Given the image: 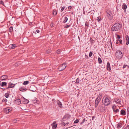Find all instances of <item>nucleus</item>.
Instances as JSON below:
<instances>
[{"mask_svg": "<svg viewBox=\"0 0 129 129\" xmlns=\"http://www.w3.org/2000/svg\"><path fill=\"white\" fill-rule=\"evenodd\" d=\"M122 27V25L118 23L114 24L112 26L111 30L112 31H116L120 29Z\"/></svg>", "mask_w": 129, "mask_h": 129, "instance_id": "1", "label": "nucleus"}, {"mask_svg": "<svg viewBox=\"0 0 129 129\" xmlns=\"http://www.w3.org/2000/svg\"><path fill=\"white\" fill-rule=\"evenodd\" d=\"M102 102L105 105L107 106L110 104L111 101L108 98L104 96L103 98Z\"/></svg>", "mask_w": 129, "mask_h": 129, "instance_id": "2", "label": "nucleus"}, {"mask_svg": "<svg viewBox=\"0 0 129 129\" xmlns=\"http://www.w3.org/2000/svg\"><path fill=\"white\" fill-rule=\"evenodd\" d=\"M115 56L117 58L119 59H120L122 57V53L120 51L117 50Z\"/></svg>", "mask_w": 129, "mask_h": 129, "instance_id": "3", "label": "nucleus"}, {"mask_svg": "<svg viewBox=\"0 0 129 129\" xmlns=\"http://www.w3.org/2000/svg\"><path fill=\"white\" fill-rule=\"evenodd\" d=\"M101 95H99L98 96L96 99L95 101V106L96 108L98 106V104L101 100Z\"/></svg>", "mask_w": 129, "mask_h": 129, "instance_id": "4", "label": "nucleus"}, {"mask_svg": "<svg viewBox=\"0 0 129 129\" xmlns=\"http://www.w3.org/2000/svg\"><path fill=\"white\" fill-rule=\"evenodd\" d=\"M67 66L65 63H64L62 65L60 66L58 68V70L59 71H61L64 70Z\"/></svg>", "mask_w": 129, "mask_h": 129, "instance_id": "5", "label": "nucleus"}, {"mask_svg": "<svg viewBox=\"0 0 129 129\" xmlns=\"http://www.w3.org/2000/svg\"><path fill=\"white\" fill-rule=\"evenodd\" d=\"M12 110V109L10 107H7L4 109L3 111L5 113L7 114Z\"/></svg>", "mask_w": 129, "mask_h": 129, "instance_id": "6", "label": "nucleus"}, {"mask_svg": "<svg viewBox=\"0 0 129 129\" xmlns=\"http://www.w3.org/2000/svg\"><path fill=\"white\" fill-rule=\"evenodd\" d=\"M8 77L7 75H4L1 76L0 77V79L2 81L8 79Z\"/></svg>", "mask_w": 129, "mask_h": 129, "instance_id": "7", "label": "nucleus"}, {"mask_svg": "<svg viewBox=\"0 0 129 129\" xmlns=\"http://www.w3.org/2000/svg\"><path fill=\"white\" fill-rule=\"evenodd\" d=\"M57 104L59 107L60 108H62V104L60 101L58 100L57 101Z\"/></svg>", "mask_w": 129, "mask_h": 129, "instance_id": "8", "label": "nucleus"}, {"mask_svg": "<svg viewBox=\"0 0 129 129\" xmlns=\"http://www.w3.org/2000/svg\"><path fill=\"white\" fill-rule=\"evenodd\" d=\"M106 16L108 17V18L110 20H111L112 19V17L111 15L110 14V13H109L107 12H106Z\"/></svg>", "mask_w": 129, "mask_h": 129, "instance_id": "9", "label": "nucleus"}, {"mask_svg": "<svg viewBox=\"0 0 129 129\" xmlns=\"http://www.w3.org/2000/svg\"><path fill=\"white\" fill-rule=\"evenodd\" d=\"M52 128L54 129H55L57 126V125L55 121H54L51 124Z\"/></svg>", "mask_w": 129, "mask_h": 129, "instance_id": "10", "label": "nucleus"}, {"mask_svg": "<svg viewBox=\"0 0 129 129\" xmlns=\"http://www.w3.org/2000/svg\"><path fill=\"white\" fill-rule=\"evenodd\" d=\"M107 70L110 71L111 70V69L110 66V64L109 62H108L107 63Z\"/></svg>", "mask_w": 129, "mask_h": 129, "instance_id": "11", "label": "nucleus"}, {"mask_svg": "<svg viewBox=\"0 0 129 129\" xmlns=\"http://www.w3.org/2000/svg\"><path fill=\"white\" fill-rule=\"evenodd\" d=\"M19 89L20 91L24 92L26 91L27 89L25 87H21L19 88Z\"/></svg>", "mask_w": 129, "mask_h": 129, "instance_id": "12", "label": "nucleus"}, {"mask_svg": "<svg viewBox=\"0 0 129 129\" xmlns=\"http://www.w3.org/2000/svg\"><path fill=\"white\" fill-rule=\"evenodd\" d=\"M15 86V84L11 83H9V85L8 87L7 88V89L9 88H11L14 87Z\"/></svg>", "mask_w": 129, "mask_h": 129, "instance_id": "13", "label": "nucleus"}, {"mask_svg": "<svg viewBox=\"0 0 129 129\" xmlns=\"http://www.w3.org/2000/svg\"><path fill=\"white\" fill-rule=\"evenodd\" d=\"M117 128L118 129H119L121 128L122 126V124L120 123L119 122L116 124Z\"/></svg>", "mask_w": 129, "mask_h": 129, "instance_id": "14", "label": "nucleus"}, {"mask_svg": "<svg viewBox=\"0 0 129 129\" xmlns=\"http://www.w3.org/2000/svg\"><path fill=\"white\" fill-rule=\"evenodd\" d=\"M115 102L117 104H120L121 100L119 99H116L115 100Z\"/></svg>", "mask_w": 129, "mask_h": 129, "instance_id": "15", "label": "nucleus"}, {"mask_svg": "<svg viewBox=\"0 0 129 129\" xmlns=\"http://www.w3.org/2000/svg\"><path fill=\"white\" fill-rule=\"evenodd\" d=\"M122 8L124 11H126V9L127 8V6L125 3H124L122 6Z\"/></svg>", "mask_w": 129, "mask_h": 129, "instance_id": "16", "label": "nucleus"}, {"mask_svg": "<svg viewBox=\"0 0 129 129\" xmlns=\"http://www.w3.org/2000/svg\"><path fill=\"white\" fill-rule=\"evenodd\" d=\"M16 47V45L15 44H11L9 45V47H11L12 49H14Z\"/></svg>", "mask_w": 129, "mask_h": 129, "instance_id": "17", "label": "nucleus"}, {"mask_svg": "<svg viewBox=\"0 0 129 129\" xmlns=\"http://www.w3.org/2000/svg\"><path fill=\"white\" fill-rule=\"evenodd\" d=\"M16 103L18 105H19L21 104V100L19 99H17L16 101Z\"/></svg>", "mask_w": 129, "mask_h": 129, "instance_id": "18", "label": "nucleus"}, {"mask_svg": "<svg viewBox=\"0 0 129 129\" xmlns=\"http://www.w3.org/2000/svg\"><path fill=\"white\" fill-rule=\"evenodd\" d=\"M120 114L122 115H125L126 114L125 111L124 110H121L120 111Z\"/></svg>", "mask_w": 129, "mask_h": 129, "instance_id": "19", "label": "nucleus"}, {"mask_svg": "<svg viewBox=\"0 0 129 129\" xmlns=\"http://www.w3.org/2000/svg\"><path fill=\"white\" fill-rule=\"evenodd\" d=\"M70 116L68 114H66L63 117V119H65L66 118H68L70 117Z\"/></svg>", "mask_w": 129, "mask_h": 129, "instance_id": "20", "label": "nucleus"}, {"mask_svg": "<svg viewBox=\"0 0 129 129\" xmlns=\"http://www.w3.org/2000/svg\"><path fill=\"white\" fill-rule=\"evenodd\" d=\"M21 106L20 108L22 110H26V107L25 105H24L20 106Z\"/></svg>", "mask_w": 129, "mask_h": 129, "instance_id": "21", "label": "nucleus"}, {"mask_svg": "<svg viewBox=\"0 0 129 129\" xmlns=\"http://www.w3.org/2000/svg\"><path fill=\"white\" fill-rule=\"evenodd\" d=\"M9 31L10 33L12 32L13 31V27L12 26H11L10 27L9 29Z\"/></svg>", "mask_w": 129, "mask_h": 129, "instance_id": "22", "label": "nucleus"}, {"mask_svg": "<svg viewBox=\"0 0 129 129\" xmlns=\"http://www.w3.org/2000/svg\"><path fill=\"white\" fill-rule=\"evenodd\" d=\"M53 15H54V16L56 15L57 14V11L55 10H54L53 11Z\"/></svg>", "mask_w": 129, "mask_h": 129, "instance_id": "23", "label": "nucleus"}, {"mask_svg": "<svg viewBox=\"0 0 129 129\" xmlns=\"http://www.w3.org/2000/svg\"><path fill=\"white\" fill-rule=\"evenodd\" d=\"M68 20V18L66 17H65L64 18V20L63 21V22L64 23H65L66 22H67Z\"/></svg>", "mask_w": 129, "mask_h": 129, "instance_id": "24", "label": "nucleus"}, {"mask_svg": "<svg viewBox=\"0 0 129 129\" xmlns=\"http://www.w3.org/2000/svg\"><path fill=\"white\" fill-rule=\"evenodd\" d=\"M7 83L6 82H3L2 83L1 86H6L7 85Z\"/></svg>", "mask_w": 129, "mask_h": 129, "instance_id": "25", "label": "nucleus"}, {"mask_svg": "<svg viewBox=\"0 0 129 129\" xmlns=\"http://www.w3.org/2000/svg\"><path fill=\"white\" fill-rule=\"evenodd\" d=\"M98 61L99 63V64H101L102 62V61L100 57H99L98 58Z\"/></svg>", "mask_w": 129, "mask_h": 129, "instance_id": "26", "label": "nucleus"}, {"mask_svg": "<svg viewBox=\"0 0 129 129\" xmlns=\"http://www.w3.org/2000/svg\"><path fill=\"white\" fill-rule=\"evenodd\" d=\"M23 99L25 101L24 103L27 104L29 102V101L28 100L24 98Z\"/></svg>", "mask_w": 129, "mask_h": 129, "instance_id": "27", "label": "nucleus"}, {"mask_svg": "<svg viewBox=\"0 0 129 129\" xmlns=\"http://www.w3.org/2000/svg\"><path fill=\"white\" fill-rule=\"evenodd\" d=\"M29 83L28 81H26L24 82L23 84L24 85H26L27 84Z\"/></svg>", "mask_w": 129, "mask_h": 129, "instance_id": "28", "label": "nucleus"}, {"mask_svg": "<svg viewBox=\"0 0 129 129\" xmlns=\"http://www.w3.org/2000/svg\"><path fill=\"white\" fill-rule=\"evenodd\" d=\"M116 106L115 105H113L112 106V109L114 111V110H115V109H116Z\"/></svg>", "mask_w": 129, "mask_h": 129, "instance_id": "29", "label": "nucleus"}, {"mask_svg": "<svg viewBox=\"0 0 129 129\" xmlns=\"http://www.w3.org/2000/svg\"><path fill=\"white\" fill-rule=\"evenodd\" d=\"M79 78H78L76 80V83L78 84L79 83Z\"/></svg>", "mask_w": 129, "mask_h": 129, "instance_id": "30", "label": "nucleus"}, {"mask_svg": "<svg viewBox=\"0 0 129 129\" xmlns=\"http://www.w3.org/2000/svg\"><path fill=\"white\" fill-rule=\"evenodd\" d=\"M93 54V53L92 51H90L89 54V56L90 57H91Z\"/></svg>", "mask_w": 129, "mask_h": 129, "instance_id": "31", "label": "nucleus"}, {"mask_svg": "<svg viewBox=\"0 0 129 129\" xmlns=\"http://www.w3.org/2000/svg\"><path fill=\"white\" fill-rule=\"evenodd\" d=\"M9 94L8 93H6L5 94V96L7 98H8L9 97Z\"/></svg>", "mask_w": 129, "mask_h": 129, "instance_id": "32", "label": "nucleus"}, {"mask_svg": "<svg viewBox=\"0 0 129 129\" xmlns=\"http://www.w3.org/2000/svg\"><path fill=\"white\" fill-rule=\"evenodd\" d=\"M46 53H47V54H48V53H50V50H49V49L47 50L46 51Z\"/></svg>", "mask_w": 129, "mask_h": 129, "instance_id": "33", "label": "nucleus"}, {"mask_svg": "<svg viewBox=\"0 0 129 129\" xmlns=\"http://www.w3.org/2000/svg\"><path fill=\"white\" fill-rule=\"evenodd\" d=\"M61 51L59 50H57L56 51V53L58 54H59L60 53Z\"/></svg>", "mask_w": 129, "mask_h": 129, "instance_id": "34", "label": "nucleus"}, {"mask_svg": "<svg viewBox=\"0 0 129 129\" xmlns=\"http://www.w3.org/2000/svg\"><path fill=\"white\" fill-rule=\"evenodd\" d=\"M98 21L99 22L101 21V18L100 17H97Z\"/></svg>", "mask_w": 129, "mask_h": 129, "instance_id": "35", "label": "nucleus"}, {"mask_svg": "<svg viewBox=\"0 0 129 129\" xmlns=\"http://www.w3.org/2000/svg\"><path fill=\"white\" fill-rule=\"evenodd\" d=\"M83 14L86 15H87V13L85 11H84V8Z\"/></svg>", "mask_w": 129, "mask_h": 129, "instance_id": "36", "label": "nucleus"}, {"mask_svg": "<svg viewBox=\"0 0 129 129\" xmlns=\"http://www.w3.org/2000/svg\"><path fill=\"white\" fill-rule=\"evenodd\" d=\"M85 119L84 118L82 121V122H81L80 123L81 124H82L85 121Z\"/></svg>", "mask_w": 129, "mask_h": 129, "instance_id": "37", "label": "nucleus"}, {"mask_svg": "<svg viewBox=\"0 0 129 129\" xmlns=\"http://www.w3.org/2000/svg\"><path fill=\"white\" fill-rule=\"evenodd\" d=\"M79 120L78 119H76L74 121V123H78L79 122Z\"/></svg>", "mask_w": 129, "mask_h": 129, "instance_id": "38", "label": "nucleus"}, {"mask_svg": "<svg viewBox=\"0 0 129 129\" xmlns=\"http://www.w3.org/2000/svg\"><path fill=\"white\" fill-rule=\"evenodd\" d=\"M114 112H115L116 113H117L119 112V110L118 109H116L115 110H114Z\"/></svg>", "mask_w": 129, "mask_h": 129, "instance_id": "39", "label": "nucleus"}, {"mask_svg": "<svg viewBox=\"0 0 129 129\" xmlns=\"http://www.w3.org/2000/svg\"><path fill=\"white\" fill-rule=\"evenodd\" d=\"M65 8V6L63 7H62L61 10V12H62L64 9V8Z\"/></svg>", "mask_w": 129, "mask_h": 129, "instance_id": "40", "label": "nucleus"}, {"mask_svg": "<svg viewBox=\"0 0 129 129\" xmlns=\"http://www.w3.org/2000/svg\"><path fill=\"white\" fill-rule=\"evenodd\" d=\"M126 39V41H127V40H129V38L128 36L127 35H126V36L125 37Z\"/></svg>", "mask_w": 129, "mask_h": 129, "instance_id": "41", "label": "nucleus"}, {"mask_svg": "<svg viewBox=\"0 0 129 129\" xmlns=\"http://www.w3.org/2000/svg\"><path fill=\"white\" fill-rule=\"evenodd\" d=\"M7 100L6 99H4L3 100H2V102H7Z\"/></svg>", "mask_w": 129, "mask_h": 129, "instance_id": "42", "label": "nucleus"}, {"mask_svg": "<svg viewBox=\"0 0 129 129\" xmlns=\"http://www.w3.org/2000/svg\"><path fill=\"white\" fill-rule=\"evenodd\" d=\"M66 125V124L64 122H62L61 123V125L62 126H64Z\"/></svg>", "mask_w": 129, "mask_h": 129, "instance_id": "43", "label": "nucleus"}, {"mask_svg": "<svg viewBox=\"0 0 129 129\" xmlns=\"http://www.w3.org/2000/svg\"><path fill=\"white\" fill-rule=\"evenodd\" d=\"M124 129H129V125H128Z\"/></svg>", "mask_w": 129, "mask_h": 129, "instance_id": "44", "label": "nucleus"}, {"mask_svg": "<svg viewBox=\"0 0 129 129\" xmlns=\"http://www.w3.org/2000/svg\"><path fill=\"white\" fill-rule=\"evenodd\" d=\"M87 13V15L91 11H89L88 10H86V11H85Z\"/></svg>", "mask_w": 129, "mask_h": 129, "instance_id": "45", "label": "nucleus"}, {"mask_svg": "<svg viewBox=\"0 0 129 129\" xmlns=\"http://www.w3.org/2000/svg\"><path fill=\"white\" fill-rule=\"evenodd\" d=\"M117 38L118 39H119L120 38V36L119 35H117Z\"/></svg>", "mask_w": 129, "mask_h": 129, "instance_id": "46", "label": "nucleus"}, {"mask_svg": "<svg viewBox=\"0 0 129 129\" xmlns=\"http://www.w3.org/2000/svg\"><path fill=\"white\" fill-rule=\"evenodd\" d=\"M0 4H2L3 5H4V2H3L2 1H0Z\"/></svg>", "mask_w": 129, "mask_h": 129, "instance_id": "47", "label": "nucleus"}, {"mask_svg": "<svg viewBox=\"0 0 129 129\" xmlns=\"http://www.w3.org/2000/svg\"><path fill=\"white\" fill-rule=\"evenodd\" d=\"M18 121V119H15L13 121L14 122H17Z\"/></svg>", "mask_w": 129, "mask_h": 129, "instance_id": "48", "label": "nucleus"}, {"mask_svg": "<svg viewBox=\"0 0 129 129\" xmlns=\"http://www.w3.org/2000/svg\"><path fill=\"white\" fill-rule=\"evenodd\" d=\"M70 25H66L64 27L65 28H68L69 27H70Z\"/></svg>", "mask_w": 129, "mask_h": 129, "instance_id": "49", "label": "nucleus"}, {"mask_svg": "<svg viewBox=\"0 0 129 129\" xmlns=\"http://www.w3.org/2000/svg\"><path fill=\"white\" fill-rule=\"evenodd\" d=\"M119 42L120 44H121L122 43V41L121 40H119Z\"/></svg>", "mask_w": 129, "mask_h": 129, "instance_id": "50", "label": "nucleus"}, {"mask_svg": "<svg viewBox=\"0 0 129 129\" xmlns=\"http://www.w3.org/2000/svg\"><path fill=\"white\" fill-rule=\"evenodd\" d=\"M126 41L127 42L126 44V45H128L129 43V40H127V41Z\"/></svg>", "mask_w": 129, "mask_h": 129, "instance_id": "51", "label": "nucleus"}, {"mask_svg": "<svg viewBox=\"0 0 129 129\" xmlns=\"http://www.w3.org/2000/svg\"><path fill=\"white\" fill-rule=\"evenodd\" d=\"M36 31L37 33H39L40 32V30L38 29H37L36 30Z\"/></svg>", "mask_w": 129, "mask_h": 129, "instance_id": "52", "label": "nucleus"}, {"mask_svg": "<svg viewBox=\"0 0 129 129\" xmlns=\"http://www.w3.org/2000/svg\"><path fill=\"white\" fill-rule=\"evenodd\" d=\"M126 66H127V65H124L123 66V68H126Z\"/></svg>", "mask_w": 129, "mask_h": 129, "instance_id": "53", "label": "nucleus"}, {"mask_svg": "<svg viewBox=\"0 0 129 129\" xmlns=\"http://www.w3.org/2000/svg\"><path fill=\"white\" fill-rule=\"evenodd\" d=\"M71 6H69L68 7V9H70L71 8Z\"/></svg>", "mask_w": 129, "mask_h": 129, "instance_id": "54", "label": "nucleus"}, {"mask_svg": "<svg viewBox=\"0 0 129 129\" xmlns=\"http://www.w3.org/2000/svg\"><path fill=\"white\" fill-rule=\"evenodd\" d=\"M127 111V112L129 113V107L128 108Z\"/></svg>", "mask_w": 129, "mask_h": 129, "instance_id": "55", "label": "nucleus"}, {"mask_svg": "<svg viewBox=\"0 0 129 129\" xmlns=\"http://www.w3.org/2000/svg\"><path fill=\"white\" fill-rule=\"evenodd\" d=\"M85 26H88V25L86 24V23H85Z\"/></svg>", "mask_w": 129, "mask_h": 129, "instance_id": "56", "label": "nucleus"}, {"mask_svg": "<svg viewBox=\"0 0 129 129\" xmlns=\"http://www.w3.org/2000/svg\"><path fill=\"white\" fill-rule=\"evenodd\" d=\"M119 39H117V41L118 42V41H119Z\"/></svg>", "mask_w": 129, "mask_h": 129, "instance_id": "57", "label": "nucleus"}, {"mask_svg": "<svg viewBox=\"0 0 129 129\" xmlns=\"http://www.w3.org/2000/svg\"><path fill=\"white\" fill-rule=\"evenodd\" d=\"M118 43V41H117L116 43V44H117Z\"/></svg>", "mask_w": 129, "mask_h": 129, "instance_id": "58", "label": "nucleus"}, {"mask_svg": "<svg viewBox=\"0 0 129 129\" xmlns=\"http://www.w3.org/2000/svg\"><path fill=\"white\" fill-rule=\"evenodd\" d=\"M1 81H0V85H1Z\"/></svg>", "mask_w": 129, "mask_h": 129, "instance_id": "59", "label": "nucleus"}, {"mask_svg": "<svg viewBox=\"0 0 129 129\" xmlns=\"http://www.w3.org/2000/svg\"><path fill=\"white\" fill-rule=\"evenodd\" d=\"M69 124V123L68 122V123H67V124Z\"/></svg>", "mask_w": 129, "mask_h": 129, "instance_id": "60", "label": "nucleus"}, {"mask_svg": "<svg viewBox=\"0 0 129 129\" xmlns=\"http://www.w3.org/2000/svg\"><path fill=\"white\" fill-rule=\"evenodd\" d=\"M85 57H86V55H85Z\"/></svg>", "mask_w": 129, "mask_h": 129, "instance_id": "61", "label": "nucleus"}, {"mask_svg": "<svg viewBox=\"0 0 129 129\" xmlns=\"http://www.w3.org/2000/svg\"><path fill=\"white\" fill-rule=\"evenodd\" d=\"M87 58H88V56H87Z\"/></svg>", "mask_w": 129, "mask_h": 129, "instance_id": "62", "label": "nucleus"}, {"mask_svg": "<svg viewBox=\"0 0 129 129\" xmlns=\"http://www.w3.org/2000/svg\"><path fill=\"white\" fill-rule=\"evenodd\" d=\"M128 67L129 68V66H128Z\"/></svg>", "mask_w": 129, "mask_h": 129, "instance_id": "63", "label": "nucleus"}]
</instances>
